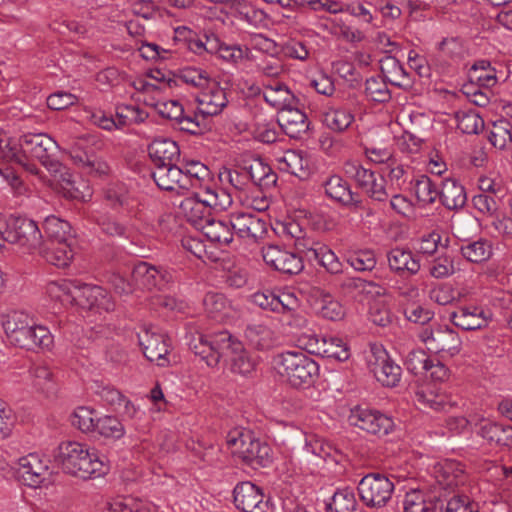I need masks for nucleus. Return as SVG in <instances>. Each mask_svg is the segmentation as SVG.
Returning <instances> with one entry per match:
<instances>
[{
  "mask_svg": "<svg viewBox=\"0 0 512 512\" xmlns=\"http://www.w3.org/2000/svg\"><path fill=\"white\" fill-rule=\"evenodd\" d=\"M187 344L195 355L215 367L221 359L229 361L234 373L247 376L256 368V359L245 349L243 343L227 330L206 335L202 332H189Z\"/></svg>",
  "mask_w": 512,
  "mask_h": 512,
  "instance_id": "obj_1",
  "label": "nucleus"
},
{
  "mask_svg": "<svg viewBox=\"0 0 512 512\" xmlns=\"http://www.w3.org/2000/svg\"><path fill=\"white\" fill-rule=\"evenodd\" d=\"M106 199L117 209L123 223L110 217L97 220L101 230L111 236H126L131 230H139L140 225L149 220L146 204L131 193L123 184H113L106 191Z\"/></svg>",
  "mask_w": 512,
  "mask_h": 512,
  "instance_id": "obj_2",
  "label": "nucleus"
},
{
  "mask_svg": "<svg viewBox=\"0 0 512 512\" xmlns=\"http://www.w3.org/2000/svg\"><path fill=\"white\" fill-rule=\"evenodd\" d=\"M0 325L7 342L25 350L50 349L53 335L23 310H7L0 314Z\"/></svg>",
  "mask_w": 512,
  "mask_h": 512,
  "instance_id": "obj_3",
  "label": "nucleus"
},
{
  "mask_svg": "<svg viewBox=\"0 0 512 512\" xmlns=\"http://www.w3.org/2000/svg\"><path fill=\"white\" fill-rule=\"evenodd\" d=\"M54 459L64 472L82 479L98 478L109 471L106 456L79 442L61 443Z\"/></svg>",
  "mask_w": 512,
  "mask_h": 512,
  "instance_id": "obj_4",
  "label": "nucleus"
},
{
  "mask_svg": "<svg viewBox=\"0 0 512 512\" xmlns=\"http://www.w3.org/2000/svg\"><path fill=\"white\" fill-rule=\"evenodd\" d=\"M152 177L160 189L185 195L204 187L210 180V170L198 160H185L179 166L171 163L154 167Z\"/></svg>",
  "mask_w": 512,
  "mask_h": 512,
  "instance_id": "obj_5",
  "label": "nucleus"
},
{
  "mask_svg": "<svg viewBox=\"0 0 512 512\" xmlns=\"http://www.w3.org/2000/svg\"><path fill=\"white\" fill-rule=\"evenodd\" d=\"M274 370L291 386L309 387L319 376L318 363L300 349L286 350L273 357Z\"/></svg>",
  "mask_w": 512,
  "mask_h": 512,
  "instance_id": "obj_6",
  "label": "nucleus"
},
{
  "mask_svg": "<svg viewBox=\"0 0 512 512\" xmlns=\"http://www.w3.org/2000/svg\"><path fill=\"white\" fill-rule=\"evenodd\" d=\"M331 450L319 439H306L305 444L285 462L283 473L292 480L317 473L326 462L334 461Z\"/></svg>",
  "mask_w": 512,
  "mask_h": 512,
  "instance_id": "obj_7",
  "label": "nucleus"
},
{
  "mask_svg": "<svg viewBox=\"0 0 512 512\" xmlns=\"http://www.w3.org/2000/svg\"><path fill=\"white\" fill-rule=\"evenodd\" d=\"M226 445L231 454L253 467H267L273 460L270 446L255 439L250 431L240 428L229 431Z\"/></svg>",
  "mask_w": 512,
  "mask_h": 512,
  "instance_id": "obj_8",
  "label": "nucleus"
},
{
  "mask_svg": "<svg viewBox=\"0 0 512 512\" xmlns=\"http://www.w3.org/2000/svg\"><path fill=\"white\" fill-rule=\"evenodd\" d=\"M344 172L372 200L382 202L389 198L390 190L386 185V178L383 174L377 175L355 160L345 162Z\"/></svg>",
  "mask_w": 512,
  "mask_h": 512,
  "instance_id": "obj_9",
  "label": "nucleus"
},
{
  "mask_svg": "<svg viewBox=\"0 0 512 512\" xmlns=\"http://www.w3.org/2000/svg\"><path fill=\"white\" fill-rule=\"evenodd\" d=\"M358 492L360 499L366 506L381 508L391 499L394 484L389 477L379 473H371L360 480Z\"/></svg>",
  "mask_w": 512,
  "mask_h": 512,
  "instance_id": "obj_10",
  "label": "nucleus"
},
{
  "mask_svg": "<svg viewBox=\"0 0 512 512\" xmlns=\"http://www.w3.org/2000/svg\"><path fill=\"white\" fill-rule=\"evenodd\" d=\"M349 423L379 437L388 435L394 429L393 419L377 409L356 406L350 410Z\"/></svg>",
  "mask_w": 512,
  "mask_h": 512,
  "instance_id": "obj_11",
  "label": "nucleus"
},
{
  "mask_svg": "<svg viewBox=\"0 0 512 512\" xmlns=\"http://www.w3.org/2000/svg\"><path fill=\"white\" fill-rule=\"evenodd\" d=\"M418 337L432 353H443L453 357L461 351L460 337L448 327L424 328L419 332Z\"/></svg>",
  "mask_w": 512,
  "mask_h": 512,
  "instance_id": "obj_12",
  "label": "nucleus"
},
{
  "mask_svg": "<svg viewBox=\"0 0 512 512\" xmlns=\"http://www.w3.org/2000/svg\"><path fill=\"white\" fill-rule=\"evenodd\" d=\"M48 171L54 175L59 186V192L68 199L87 202L92 198V189L89 183L77 177L59 161L52 163Z\"/></svg>",
  "mask_w": 512,
  "mask_h": 512,
  "instance_id": "obj_13",
  "label": "nucleus"
},
{
  "mask_svg": "<svg viewBox=\"0 0 512 512\" xmlns=\"http://www.w3.org/2000/svg\"><path fill=\"white\" fill-rule=\"evenodd\" d=\"M151 106L163 118L176 121L181 130L198 134L204 129L203 119H200L198 114H186L178 100L158 99Z\"/></svg>",
  "mask_w": 512,
  "mask_h": 512,
  "instance_id": "obj_14",
  "label": "nucleus"
},
{
  "mask_svg": "<svg viewBox=\"0 0 512 512\" xmlns=\"http://www.w3.org/2000/svg\"><path fill=\"white\" fill-rule=\"evenodd\" d=\"M369 367L376 380L386 387H395L401 379L402 370L381 346L371 348Z\"/></svg>",
  "mask_w": 512,
  "mask_h": 512,
  "instance_id": "obj_15",
  "label": "nucleus"
},
{
  "mask_svg": "<svg viewBox=\"0 0 512 512\" xmlns=\"http://www.w3.org/2000/svg\"><path fill=\"white\" fill-rule=\"evenodd\" d=\"M138 341L145 357L150 362H155L161 367L169 364L167 358L169 345L166 337L157 328H142L138 333Z\"/></svg>",
  "mask_w": 512,
  "mask_h": 512,
  "instance_id": "obj_16",
  "label": "nucleus"
},
{
  "mask_svg": "<svg viewBox=\"0 0 512 512\" xmlns=\"http://www.w3.org/2000/svg\"><path fill=\"white\" fill-rule=\"evenodd\" d=\"M233 495L236 508L242 512H274L261 489L249 481L236 485Z\"/></svg>",
  "mask_w": 512,
  "mask_h": 512,
  "instance_id": "obj_17",
  "label": "nucleus"
},
{
  "mask_svg": "<svg viewBox=\"0 0 512 512\" xmlns=\"http://www.w3.org/2000/svg\"><path fill=\"white\" fill-rule=\"evenodd\" d=\"M196 103L197 108L194 114H198L200 119H203L205 128V118L220 114L227 106L228 99L225 90L218 83L212 81L197 94Z\"/></svg>",
  "mask_w": 512,
  "mask_h": 512,
  "instance_id": "obj_18",
  "label": "nucleus"
},
{
  "mask_svg": "<svg viewBox=\"0 0 512 512\" xmlns=\"http://www.w3.org/2000/svg\"><path fill=\"white\" fill-rule=\"evenodd\" d=\"M22 145L24 146V155L26 163L28 156L39 160L47 169L55 163L51 158L52 151L58 149V143L44 133H26L22 135Z\"/></svg>",
  "mask_w": 512,
  "mask_h": 512,
  "instance_id": "obj_19",
  "label": "nucleus"
},
{
  "mask_svg": "<svg viewBox=\"0 0 512 512\" xmlns=\"http://www.w3.org/2000/svg\"><path fill=\"white\" fill-rule=\"evenodd\" d=\"M262 257L268 266L284 274L295 275L304 268L301 256L276 245L264 247Z\"/></svg>",
  "mask_w": 512,
  "mask_h": 512,
  "instance_id": "obj_20",
  "label": "nucleus"
},
{
  "mask_svg": "<svg viewBox=\"0 0 512 512\" xmlns=\"http://www.w3.org/2000/svg\"><path fill=\"white\" fill-rule=\"evenodd\" d=\"M16 471L25 485L34 488L41 486L50 476L47 463L36 453L19 458Z\"/></svg>",
  "mask_w": 512,
  "mask_h": 512,
  "instance_id": "obj_21",
  "label": "nucleus"
},
{
  "mask_svg": "<svg viewBox=\"0 0 512 512\" xmlns=\"http://www.w3.org/2000/svg\"><path fill=\"white\" fill-rule=\"evenodd\" d=\"M229 219L234 236L248 243L256 242L266 232V223L250 213H233Z\"/></svg>",
  "mask_w": 512,
  "mask_h": 512,
  "instance_id": "obj_22",
  "label": "nucleus"
},
{
  "mask_svg": "<svg viewBox=\"0 0 512 512\" xmlns=\"http://www.w3.org/2000/svg\"><path fill=\"white\" fill-rule=\"evenodd\" d=\"M131 276L135 286L146 289H162L172 280L170 272L144 261L134 266Z\"/></svg>",
  "mask_w": 512,
  "mask_h": 512,
  "instance_id": "obj_23",
  "label": "nucleus"
},
{
  "mask_svg": "<svg viewBox=\"0 0 512 512\" xmlns=\"http://www.w3.org/2000/svg\"><path fill=\"white\" fill-rule=\"evenodd\" d=\"M252 302L264 310L277 313L295 311L299 306L298 298L292 292L283 291L275 293L269 290L256 292L252 295Z\"/></svg>",
  "mask_w": 512,
  "mask_h": 512,
  "instance_id": "obj_24",
  "label": "nucleus"
},
{
  "mask_svg": "<svg viewBox=\"0 0 512 512\" xmlns=\"http://www.w3.org/2000/svg\"><path fill=\"white\" fill-rule=\"evenodd\" d=\"M450 319L455 326L472 331L486 328L492 319V314L481 306L465 305L452 312Z\"/></svg>",
  "mask_w": 512,
  "mask_h": 512,
  "instance_id": "obj_25",
  "label": "nucleus"
},
{
  "mask_svg": "<svg viewBox=\"0 0 512 512\" xmlns=\"http://www.w3.org/2000/svg\"><path fill=\"white\" fill-rule=\"evenodd\" d=\"M78 288V299L74 304L84 308L96 309L104 312H111L114 310V300L102 287L79 281Z\"/></svg>",
  "mask_w": 512,
  "mask_h": 512,
  "instance_id": "obj_26",
  "label": "nucleus"
},
{
  "mask_svg": "<svg viewBox=\"0 0 512 512\" xmlns=\"http://www.w3.org/2000/svg\"><path fill=\"white\" fill-rule=\"evenodd\" d=\"M192 196L186 197L180 203V210L184 217L197 230H201L206 221L211 219L210 207L204 202V195L200 190H190Z\"/></svg>",
  "mask_w": 512,
  "mask_h": 512,
  "instance_id": "obj_27",
  "label": "nucleus"
},
{
  "mask_svg": "<svg viewBox=\"0 0 512 512\" xmlns=\"http://www.w3.org/2000/svg\"><path fill=\"white\" fill-rule=\"evenodd\" d=\"M0 158L23 165L31 172L37 170L33 164L26 163L22 136L18 138L4 129L0 131Z\"/></svg>",
  "mask_w": 512,
  "mask_h": 512,
  "instance_id": "obj_28",
  "label": "nucleus"
},
{
  "mask_svg": "<svg viewBox=\"0 0 512 512\" xmlns=\"http://www.w3.org/2000/svg\"><path fill=\"white\" fill-rule=\"evenodd\" d=\"M278 169L300 178L308 175L309 160L301 151L286 150L274 155Z\"/></svg>",
  "mask_w": 512,
  "mask_h": 512,
  "instance_id": "obj_29",
  "label": "nucleus"
},
{
  "mask_svg": "<svg viewBox=\"0 0 512 512\" xmlns=\"http://www.w3.org/2000/svg\"><path fill=\"white\" fill-rule=\"evenodd\" d=\"M78 285V280L59 279L50 281L46 285V295L50 300L61 305L74 304L78 299Z\"/></svg>",
  "mask_w": 512,
  "mask_h": 512,
  "instance_id": "obj_30",
  "label": "nucleus"
},
{
  "mask_svg": "<svg viewBox=\"0 0 512 512\" xmlns=\"http://www.w3.org/2000/svg\"><path fill=\"white\" fill-rule=\"evenodd\" d=\"M179 147L168 138L154 139L148 146V153L155 167L170 165L179 156Z\"/></svg>",
  "mask_w": 512,
  "mask_h": 512,
  "instance_id": "obj_31",
  "label": "nucleus"
},
{
  "mask_svg": "<svg viewBox=\"0 0 512 512\" xmlns=\"http://www.w3.org/2000/svg\"><path fill=\"white\" fill-rule=\"evenodd\" d=\"M209 53L217 55L220 59L237 64L249 57V49L234 43L222 42L219 38L211 36L208 38Z\"/></svg>",
  "mask_w": 512,
  "mask_h": 512,
  "instance_id": "obj_32",
  "label": "nucleus"
},
{
  "mask_svg": "<svg viewBox=\"0 0 512 512\" xmlns=\"http://www.w3.org/2000/svg\"><path fill=\"white\" fill-rule=\"evenodd\" d=\"M303 255L310 262H317L333 274L341 272V262L335 253L324 243L315 240Z\"/></svg>",
  "mask_w": 512,
  "mask_h": 512,
  "instance_id": "obj_33",
  "label": "nucleus"
},
{
  "mask_svg": "<svg viewBox=\"0 0 512 512\" xmlns=\"http://www.w3.org/2000/svg\"><path fill=\"white\" fill-rule=\"evenodd\" d=\"M389 268L396 273L415 275L420 270V261L410 250L393 248L387 254Z\"/></svg>",
  "mask_w": 512,
  "mask_h": 512,
  "instance_id": "obj_34",
  "label": "nucleus"
},
{
  "mask_svg": "<svg viewBox=\"0 0 512 512\" xmlns=\"http://www.w3.org/2000/svg\"><path fill=\"white\" fill-rule=\"evenodd\" d=\"M207 315L219 322L227 321L234 317L235 310L227 298L217 292H208L203 300Z\"/></svg>",
  "mask_w": 512,
  "mask_h": 512,
  "instance_id": "obj_35",
  "label": "nucleus"
},
{
  "mask_svg": "<svg viewBox=\"0 0 512 512\" xmlns=\"http://www.w3.org/2000/svg\"><path fill=\"white\" fill-rule=\"evenodd\" d=\"M321 120L329 130L340 133L351 127L355 116L346 107L328 106L324 109Z\"/></svg>",
  "mask_w": 512,
  "mask_h": 512,
  "instance_id": "obj_36",
  "label": "nucleus"
},
{
  "mask_svg": "<svg viewBox=\"0 0 512 512\" xmlns=\"http://www.w3.org/2000/svg\"><path fill=\"white\" fill-rule=\"evenodd\" d=\"M200 232L211 242L217 243L219 246H227L234 239V233L231 229L230 219L215 220L210 219L201 226Z\"/></svg>",
  "mask_w": 512,
  "mask_h": 512,
  "instance_id": "obj_37",
  "label": "nucleus"
},
{
  "mask_svg": "<svg viewBox=\"0 0 512 512\" xmlns=\"http://www.w3.org/2000/svg\"><path fill=\"white\" fill-rule=\"evenodd\" d=\"M70 157L75 165L86 170L88 173L104 175L109 170L106 162L92 153L81 150L77 143L71 146Z\"/></svg>",
  "mask_w": 512,
  "mask_h": 512,
  "instance_id": "obj_38",
  "label": "nucleus"
},
{
  "mask_svg": "<svg viewBox=\"0 0 512 512\" xmlns=\"http://www.w3.org/2000/svg\"><path fill=\"white\" fill-rule=\"evenodd\" d=\"M325 193L328 197L344 205L357 204L358 200L351 191L348 183L340 176L333 175L324 182Z\"/></svg>",
  "mask_w": 512,
  "mask_h": 512,
  "instance_id": "obj_39",
  "label": "nucleus"
},
{
  "mask_svg": "<svg viewBox=\"0 0 512 512\" xmlns=\"http://www.w3.org/2000/svg\"><path fill=\"white\" fill-rule=\"evenodd\" d=\"M441 203L448 209L462 208L467 200L464 187L454 179H446L439 192Z\"/></svg>",
  "mask_w": 512,
  "mask_h": 512,
  "instance_id": "obj_40",
  "label": "nucleus"
},
{
  "mask_svg": "<svg viewBox=\"0 0 512 512\" xmlns=\"http://www.w3.org/2000/svg\"><path fill=\"white\" fill-rule=\"evenodd\" d=\"M232 8L240 21L252 27L259 28L266 24L267 14L246 0H233Z\"/></svg>",
  "mask_w": 512,
  "mask_h": 512,
  "instance_id": "obj_41",
  "label": "nucleus"
},
{
  "mask_svg": "<svg viewBox=\"0 0 512 512\" xmlns=\"http://www.w3.org/2000/svg\"><path fill=\"white\" fill-rule=\"evenodd\" d=\"M38 252L46 259L47 262L57 267H66L70 264L74 252L71 242H51L49 247L41 246Z\"/></svg>",
  "mask_w": 512,
  "mask_h": 512,
  "instance_id": "obj_42",
  "label": "nucleus"
},
{
  "mask_svg": "<svg viewBox=\"0 0 512 512\" xmlns=\"http://www.w3.org/2000/svg\"><path fill=\"white\" fill-rule=\"evenodd\" d=\"M469 77L480 87L492 88L498 83L500 75L490 61L478 60L472 65Z\"/></svg>",
  "mask_w": 512,
  "mask_h": 512,
  "instance_id": "obj_43",
  "label": "nucleus"
},
{
  "mask_svg": "<svg viewBox=\"0 0 512 512\" xmlns=\"http://www.w3.org/2000/svg\"><path fill=\"white\" fill-rule=\"evenodd\" d=\"M263 98L276 110H285L291 104L293 95L290 89L283 83L274 82L263 88Z\"/></svg>",
  "mask_w": 512,
  "mask_h": 512,
  "instance_id": "obj_44",
  "label": "nucleus"
},
{
  "mask_svg": "<svg viewBox=\"0 0 512 512\" xmlns=\"http://www.w3.org/2000/svg\"><path fill=\"white\" fill-rule=\"evenodd\" d=\"M279 229L283 237L294 241V246L303 255L315 241V239L308 237L302 226L294 220L283 222Z\"/></svg>",
  "mask_w": 512,
  "mask_h": 512,
  "instance_id": "obj_45",
  "label": "nucleus"
},
{
  "mask_svg": "<svg viewBox=\"0 0 512 512\" xmlns=\"http://www.w3.org/2000/svg\"><path fill=\"white\" fill-rule=\"evenodd\" d=\"M211 179L204 187H197L196 190L202 191L204 202L208 204L210 209L216 211L227 210L233 203V192L226 188L215 189L210 187Z\"/></svg>",
  "mask_w": 512,
  "mask_h": 512,
  "instance_id": "obj_46",
  "label": "nucleus"
},
{
  "mask_svg": "<svg viewBox=\"0 0 512 512\" xmlns=\"http://www.w3.org/2000/svg\"><path fill=\"white\" fill-rule=\"evenodd\" d=\"M463 467L453 460H445L435 466V474L438 482L444 487L457 486L462 481Z\"/></svg>",
  "mask_w": 512,
  "mask_h": 512,
  "instance_id": "obj_47",
  "label": "nucleus"
},
{
  "mask_svg": "<svg viewBox=\"0 0 512 512\" xmlns=\"http://www.w3.org/2000/svg\"><path fill=\"white\" fill-rule=\"evenodd\" d=\"M109 512H157L153 504L132 496H116L108 503Z\"/></svg>",
  "mask_w": 512,
  "mask_h": 512,
  "instance_id": "obj_48",
  "label": "nucleus"
},
{
  "mask_svg": "<svg viewBox=\"0 0 512 512\" xmlns=\"http://www.w3.org/2000/svg\"><path fill=\"white\" fill-rule=\"evenodd\" d=\"M319 356L331 358L339 362H344L350 358V348L348 344L337 336H324Z\"/></svg>",
  "mask_w": 512,
  "mask_h": 512,
  "instance_id": "obj_49",
  "label": "nucleus"
},
{
  "mask_svg": "<svg viewBox=\"0 0 512 512\" xmlns=\"http://www.w3.org/2000/svg\"><path fill=\"white\" fill-rule=\"evenodd\" d=\"M281 126L291 137H297L301 132L308 128L307 116L298 109L286 108L282 110Z\"/></svg>",
  "mask_w": 512,
  "mask_h": 512,
  "instance_id": "obj_50",
  "label": "nucleus"
},
{
  "mask_svg": "<svg viewBox=\"0 0 512 512\" xmlns=\"http://www.w3.org/2000/svg\"><path fill=\"white\" fill-rule=\"evenodd\" d=\"M356 507L355 493L348 487L337 489L326 503L327 512H355Z\"/></svg>",
  "mask_w": 512,
  "mask_h": 512,
  "instance_id": "obj_51",
  "label": "nucleus"
},
{
  "mask_svg": "<svg viewBox=\"0 0 512 512\" xmlns=\"http://www.w3.org/2000/svg\"><path fill=\"white\" fill-rule=\"evenodd\" d=\"M43 228L51 242H68L71 240L70 224L54 215L46 217Z\"/></svg>",
  "mask_w": 512,
  "mask_h": 512,
  "instance_id": "obj_52",
  "label": "nucleus"
},
{
  "mask_svg": "<svg viewBox=\"0 0 512 512\" xmlns=\"http://www.w3.org/2000/svg\"><path fill=\"white\" fill-rule=\"evenodd\" d=\"M244 169L248 174V181L251 180L256 185L268 186L275 182L271 167L260 158L252 159Z\"/></svg>",
  "mask_w": 512,
  "mask_h": 512,
  "instance_id": "obj_53",
  "label": "nucleus"
},
{
  "mask_svg": "<svg viewBox=\"0 0 512 512\" xmlns=\"http://www.w3.org/2000/svg\"><path fill=\"white\" fill-rule=\"evenodd\" d=\"M462 256L470 262L480 263L492 255V245L488 240L479 239L461 246Z\"/></svg>",
  "mask_w": 512,
  "mask_h": 512,
  "instance_id": "obj_54",
  "label": "nucleus"
},
{
  "mask_svg": "<svg viewBox=\"0 0 512 512\" xmlns=\"http://www.w3.org/2000/svg\"><path fill=\"white\" fill-rule=\"evenodd\" d=\"M382 174L386 178V185L390 190V194L401 190L408 181V173L402 164L395 160L391 161L383 168Z\"/></svg>",
  "mask_w": 512,
  "mask_h": 512,
  "instance_id": "obj_55",
  "label": "nucleus"
},
{
  "mask_svg": "<svg viewBox=\"0 0 512 512\" xmlns=\"http://www.w3.org/2000/svg\"><path fill=\"white\" fill-rule=\"evenodd\" d=\"M219 180L222 185L231 191L240 192L245 190L248 185V174L245 169H234L229 167H223L219 171Z\"/></svg>",
  "mask_w": 512,
  "mask_h": 512,
  "instance_id": "obj_56",
  "label": "nucleus"
},
{
  "mask_svg": "<svg viewBox=\"0 0 512 512\" xmlns=\"http://www.w3.org/2000/svg\"><path fill=\"white\" fill-rule=\"evenodd\" d=\"M404 512H435V504L428 500L423 491L411 489L403 500Z\"/></svg>",
  "mask_w": 512,
  "mask_h": 512,
  "instance_id": "obj_57",
  "label": "nucleus"
},
{
  "mask_svg": "<svg viewBox=\"0 0 512 512\" xmlns=\"http://www.w3.org/2000/svg\"><path fill=\"white\" fill-rule=\"evenodd\" d=\"M245 337L249 344L256 349H266L272 345V331L262 324L248 325Z\"/></svg>",
  "mask_w": 512,
  "mask_h": 512,
  "instance_id": "obj_58",
  "label": "nucleus"
},
{
  "mask_svg": "<svg viewBox=\"0 0 512 512\" xmlns=\"http://www.w3.org/2000/svg\"><path fill=\"white\" fill-rule=\"evenodd\" d=\"M413 190L422 206L432 204L439 197V191L426 175H421L415 180Z\"/></svg>",
  "mask_w": 512,
  "mask_h": 512,
  "instance_id": "obj_59",
  "label": "nucleus"
},
{
  "mask_svg": "<svg viewBox=\"0 0 512 512\" xmlns=\"http://www.w3.org/2000/svg\"><path fill=\"white\" fill-rule=\"evenodd\" d=\"M318 312L322 317L331 320H342L346 314L344 306L329 294H324L318 302Z\"/></svg>",
  "mask_w": 512,
  "mask_h": 512,
  "instance_id": "obj_60",
  "label": "nucleus"
},
{
  "mask_svg": "<svg viewBox=\"0 0 512 512\" xmlns=\"http://www.w3.org/2000/svg\"><path fill=\"white\" fill-rule=\"evenodd\" d=\"M454 272V259L447 253L435 257L429 265V274L436 279L448 278Z\"/></svg>",
  "mask_w": 512,
  "mask_h": 512,
  "instance_id": "obj_61",
  "label": "nucleus"
},
{
  "mask_svg": "<svg viewBox=\"0 0 512 512\" xmlns=\"http://www.w3.org/2000/svg\"><path fill=\"white\" fill-rule=\"evenodd\" d=\"M458 128L466 134H478L484 128V121L476 111H467L457 114Z\"/></svg>",
  "mask_w": 512,
  "mask_h": 512,
  "instance_id": "obj_62",
  "label": "nucleus"
},
{
  "mask_svg": "<svg viewBox=\"0 0 512 512\" xmlns=\"http://www.w3.org/2000/svg\"><path fill=\"white\" fill-rule=\"evenodd\" d=\"M95 430L106 438L119 439L125 434L123 424L113 416H104L97 419Z\"/></svg>",
  "mask_w": 512,
  "mask_h": 512,
  "instance_id": "obj_63",
  "label": "nucleus"
},
{
  "mask_svg": "<svg viewBox=\"0 0 512 512\" xmlns=\"http://www.w3.org/2000/svg\"><path fill=\"white\" fill-rule=\"evenodd\" d=\"M179 78L182 82L201 90L212 82L206 71L196 67L183 68L179 73Z\"/></svg>",
  "mask_w": 512,
  "mask_h": 512,
  "instance_id": "obj_64",
  "label": "nucleus"
}]
</instances>
